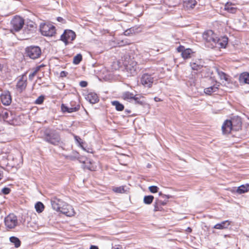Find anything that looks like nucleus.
<instances>
[{
  "mask_svg": "<svg viewBox=\"0 0 249 249\" xmlns=\"http://www.w3.org/2000/svg\"><path fill=\"white\" fill-rule=\"evenodd\" d=\"M43 140L53 145H61L63 144L60 135L56 131L53 130L45 131Z\"/></svg>",
  "mask_w": 249,
  "mask_h": 249,
  "instance_id": "nucleus-1",
  "label": "nucleus"
},
{
  "mask_svg": "<svg viewBox=\"0 0 249 249\" xmlns=\"http://www.w3.org/2000/svg\"><path fill=\"white\" fill-rule=\"evenodd\" d=\"M202 37L205 41V47L210 49L215 48V41L217 36L212 30H209L205 31L203 34Z\"/></svg>",
  "mask_w": 249,
  "mask_h": 249,
  "instance_id": "nucleus-2",
  "label": "nucleus"
},
{
  "mask_svg": "<svg viewBox=\"0 0 249 249\" xmlns=\"http://www.w3.org/2000/svg\"><path fill=\"white\" fill-rule=\"evenodd\" d=\"M124 65L126 71L131 75H135L139 70L137 62L130 56L126 57L124 62Z\"/></svg>",
  "mask_w": 249,
  "mask_h": 249,
  "instance_id": "nucleus-3",
  "label": "nucleus"
},
{
  "mask_svg": "<svg viewBox=\"0 0 249 249\" xmlns=\"http://www.w3.org/2000/svg\"><path fill=\"white\" fill-rule=\"evenodd\" d=\"M39 30L41 35L45 36H53L56 33L55 27L49 22L41 23Z\"/></svg>",
  "mask_w": 249,
  "mask_h": 249,
  "instance_id": "nucleus-4",
  "label": "nucleus"
},
{
  "mask_svg": "<svg viewBox=\"0 0 249 249\" xmlns=\"http://www.w3.org/2000/svg\"><path fill=\"white\" fill-rule=\"evenodd\" d=\"M156 75L154 73L146 72L142 74L140 79V83L145 88H150L152 87Z\"/></svg>",
  "mask_w": 249,
  "mask_h": 249,
  "instance_id": "nucleus-5",
  "label": "nucleus"
},
{
  "mask_svg": "<svg viewBox=\"0 0 249 249\" xmlns=\"http://www.w3.org/2000/svg\"><path fill=\"white\" fill-rule=\"evenodd\" d=\"M11 32L12 33L19 31L23 27L24 20L19 16H15L12 18L10 22Z\"/></svg>",
  "mask_w": 249,
  "mask_h": 249,
  "instance_id": "nucleus-6",
  "label": "nucleus"
},
{
  "mask_svg": "<svg viewBox=\"0 0 249 249\" xmlns=\"http://www.w3.org/2000/svg\"><path fill=\"white\" fill-rule=\"evenodd\" d=\"M25 53L27 56L32 59L39 58L41 54V50L38 46H30L25 49Z\"/></svg>",
  "mask_w": 249,
  "mask_h": 249,
  "instance_id": "nucleus-7",
  "label": "nucleus"
},
{
  "mask_svg": "<svg viewBox=\"0 0 249 249\" xmlns=\"http://www.w3.org/2000/svg\"><path fill=\"white\" fill-rule=\"evenodd\" d=\"M76 37V34L74 32L71 30H65L60 36V40L62 41L65 45H67L70 41H72Z\"/></svg>",
  "mask_w": 249,
  "mask_h": 249,
  "instance_id": "nucleus-8",
  "label": "nucleus"
},
{
  "mask_svg": "<svg viewBox=\"0 0 249 249\" xmlns=\"http://www.w3.org/2000/svg\"><path fill=\"white\" fill-rule=\"evenodd\" d=\"M4 223L7 228L13 229L18 224L17 217L14 214H10L5 218Z\"/></svg>",
  "mask_w": 249,
  "mask_h": 249,
  "instance_id": "nucleus-9",
  "label": "nucleus"
},
{
  "mask_svg": "<svg viewBox=\"0 0 249 249\" xmlns=\"http://www.w3.org/2000/svg\"><path fill=\"white\" fill-rule=\"evenodd\" d=\"M36 26L34 23L27 24L24 28L23 33L27 37H30L34 34L36 31Z\"/></svg>",
  "mask_w": 249,
  "mask_h": 249,
  "instance_id": "nucleus-10",
  "label": "nucleus"
},
{
  "mask_svg": "<svg viewBox=\"0 0 249 249\" xmlns=\"http://www.w3.org/2000/svg\"><path fill=\"white\" fill-rule=\"evenodd\" d=\"M59 212L64 214L67 216H73L75 213L71 206L64 202L63 206L61 207Z\"/></svg>",
  "mask_w": 249,
  "mask_h": 249,
  "instance_id": "nucleus-11",
  "label": "nucleus"
},
{
  "mask_svg": "<svg viewBox=\"0 0 249 249\" xmlns=\"http://www.w3.org/2000/svg\"><path fill=\"white\" fill-rule=\"evenodd\" d=\"M80 105L79 104L75 105L74 107H70L69 106H66L62 104L61 106V110L63 112L72 113L78 111L80 109Z\"/></svg>",
  "mask_w": 249,
  "mask_h": 249,
  "instance_id": "nucleus-12",
  "label": "nucleus"
},
{
  "mask_svg": "<svg viewBox=\"0 0 249 249\" xmlns=\"http://www.w3.org/2000/svg\"><path fill=\"white\" fill-rule=\"evenodd\" d=\"M51 202L53 209L57 212H59L64 203L62 200L55 197L53 198Z\"/></svg>",
  "mask_w": 249,
  "mask_h": 249,
  "instance_id": "nucleus-13",
  "label": "nucleus"
},
{
  "mask_svg": "<svg viewBox=\"0 0 249 249\" xmlns=\"http://www.w3.org/2000/svg\"><path fill=\"white\" fill-rule=\"evenodd\" d=\"M230 121L233 127L234 131H238L241 128L242 121L240 117L238 116L234 117Z\"/></svg>",
  "mask_w": 249,
  "mask_h": 249,
  "instance_id": "nucleus-14",
  "label": "nucleus"
},
{
  "mask_svg": "<svg viewBox=\"0 0 249 249\" xmlns=\"http://www.w3.org/2000/svg\"><path fill=\"white\" fill-rule=\"evenodd\" d=\"M222 130L224 134H229L231 130H233V127H232L230 120H226L225 121L222 126Z\"/></svg>",
  "mask_w": 249,
  "mask_h": 249,
  "instance_id": "nucleus-15",
  "label": "nucleus"
},
{
  "mask_svg": "<svg viewBox=\"0 0 249 249\" xmlns=\"http://www.w3.org/2000/svg\"><path fill=\"white\" fill-rule=\"evenodd\" d=\"M216 40V45L215 48H225L227 44H228V37H223L221 38L217 37Z\"/></svg>",
  "mask_w": 249,
  "mask_h": 249,
  "instance_id": "nucleus-16",
  "label": "nucleus"
},
{
  "mask_svg": "<svg viewBox=\"0 0 249 249\" xmlns=\"http://www.w3.org/2000/svg\"><path fill=\"white\" fill-rule=\"evenodd\" d=\"M86 99L90 104H94L99 102V97L95 92L89 93L85 97Z\"/></svg>",
  "mask_w": 249,
  "mask_h": 249,
  "instance_id": "nucleus-17",
  "label": "nucleus"
},
{
  "mask_svg": "<svg viewBox=\"0 0 249 249\" xmlns=\"http://www.w3.org/2000/svg\"><path fill=\"white\" fill-rule=\"evenodd\" d=\"M2 103L5 106H8L11 103V97L9 92L2 93L0 96Z\"/></svg>",
  "mask_w": 249,
  "mask_h": 249,
  "instance_id": "nucleus-18",
  "label": "nucleus"
},
{
  "mask_svg": "<svg viewBox=\"0 0 249 249\" xmlns=\"http://www.w3.org/2000/svg\"><path fill=\"white\" fill-rule=\"evenodd\" d=\"M231 222L229 220L223 221L220 223H217L213 227V228L219 230L227 229L230 226Z\"/></svg>",
  "mask_w": 249,
  "mask_h": 249,
  "instance_id": "nucleus-19",
  "label": "nucleus"
},
{
  "mask_svg": "<svg viewBox=\"0 0 249 249\" xmlns=\"http://www.w3.org/2000/svg\"><path fill=\"white\" fill-rule=\"evenodd\" d=\"M132 101L136 105L144 106L145 104L143 97L139 94H135Z\"/></svg>",
  "mask_w": 249,
  "mask_h": 249,
  "instance_id": "nucleus-20",
  "label": "nucleus"
},
{
  "mask_svg": "<svg viewBox=\"0 0 249 249\" xmlns=\"http://www.w3.org/2000/svg\"><path fill=\"white\" fill-rule=\"evenodd\" d=\"M135 94L129 91L124 92L122 94V98L128 102H131L134 98Z\"/></svg>",
  "mask_w": 249,
  "mask_h": 249,
  "instance_id": "nucleus-21",
  "label": "nucleus"
},
{
  "mask_svg": "<svg viewBox=\"0 0 249 249\" xmlns=\"http://www.w3.org/2000/svg\"><path fill=\"white\" fill-rule=\"evenodd\" d=\"M233 5L234 4L232 3L227 2L225 5L224 9L229 13L234 14L236 12L237 8L233 6Z\"/></svg>",
  "mask_w": 249,
  "mask_h": 249,
  "instance_id": "nucleus-22",
  "label": "nucleus"
},
{
  "mask_svg": "<svg viewBox=\"0 0 249 249\" xmlns=\"http://www.w3.org/2000/svg\"><path fill=\"white\" fill-rule=\"evenodd\" d=\"M24 75H23L22 76V77L19 79V80L18 81L17 87L18 89H20V90H22L24 89H25L26 87V80L24 79Z\"/></svg>",
  "mask_w": 249,
  "mask_h": 249,
  "instance_id": "nucleus-23",
  "label": "nucleus"
},
{
  "mask_svg": "<svg viewBox=\"0 0 249 249\" xmlns=\"http://www.w3.org/2000/svg\"><path fill=\"white\" fill-rule=\"evenodd\" d=\"M248 191H249V184L241 185L236 190V192L239 194H242Z\"/></svg>",
  "mask_w": 249,
  "mask_h": 249,
  "instance_id": "nucleus-24",
  "label": "nucleus"
},
{
  "mask_svg": "<svg viewBox=\"0 0 249 249\" xmlns=\"http://www.w3.org/2000/svg\"><path fill=\"white\" fill-rule=\"evenodd\" d=\"M218 89V86L216 85H213L208 88H205L204 89V91L206 94L211 95L213 93L216 91Z\"/></svg>",
  "mask_w": 249,
  "mask_h": 249,
  "instance_id": "nucleus-25",
  "label": "nucleus"
},
{
  "mask_svg": "<svg viewBox=\"0 0 249 249\" xmlns=\"http://www.w3.org/2000/svg\"><path fill=\"white\" fill-rule=\"evenodd\" d=\"M9 240L16 248H19L21 245V241L16 236H11L9 238Z\"/></svg>",
  "mask_w": 249,
  "mask_h": 249,
  "instance_id": "nucleus-26",
  "label": "nucleus"
},
{
  "mask_svg": "<svg viewBox=\"0 0 249 249\" xmlns=\"http://www.w3.org/2000/svg\"><path fill=\"white\" fill-rule=\"evenodd\" d=\"M111 104L115 107V109L117 111H121L124 109V106L118 101H112Z\"/></svg>",
  "mask_w": 249,
  "mask_h": 249,
  "instance_id": "nucleus-27",
  "label": "nucleus"
},
{
  "mask_svg": "<svg viewBox=\"0 0 249 249\" xmlns=\"http://www.w3.org/2000/svg\"><path fill=\"white\" fill-rule=\"evenodd\" d=\"M190 66L193 70L200 71L203 67V65L199 61H196L190 63Z\"/></svg>",
  "mask_w": 249,
  "mask_h": 249,
  "instance_id": "nucleus-28",
  "label": "nucleus"
},
{
  "mask_svg": "<svg viewBox=\"0 0 249 249\" xmlns=\"http://www.w3.org/2000/svg\"><path fill=\"white\" fill-rule=\"evenodd\" d=\"M240 82L249 84V73L244 72L241 74L239 77Z\"/></svg>",
  "mask_w": 249,
  "mask_h": 249,
  "instance_id": "nucleus-29",
  "label": "nucleus"
},
{
  "mask_svg": "<svg viewBox=\"0 0 249 249\" xmlns=\"http://www.w3.org/2000/svg\"><path fill=\"white\" fill-rule=\"evenodd\" d=\"M216 72L221 80H224L225 81H228V75L219 69H216Z\"/></svg>",
  "mask_w": 249,
  "mask_h": 249,
  "instance_id": "nucleus-30",
  "label": "nucleus"
},
{
  "mask_svg": "<svg viewBox=\"0 0 249 249\" xmlns=\"http://www.w3.org/2000/svg\"><path fill=\"white\" fill-rule=\"evenodd\" d=\"M35 207L36 211L38 213L42 212L44 209V205L40 201L36 203Z\"/></svg>",
  "mask_w": 249,
  "mask_h": 249,
  "instance_id": "nucleus-31",
  "label": "nucleus"
},
{
  "mask_svg": "<svg viewBox=\"0 0 249 249\" xmlns=\"http://www.w3.org/2000/svg\"><path fill=\"white\" fill-rule=\"evenodd\" d=\"M197 2L196 0H188L185 2L187 8L193 9L196 5Z\"/></svg>",
  "mask_w": 249,
  "mask_h": 249,
  "instance_id": "nucleus-32",
  "label": "nucleus"
},
{
  "mask_svg": "<svg viewBox=\"0 0 249 249\" xmlns=\"http://www.w3.org/2000/svg\"><path fill=\"white\" fill-rule=\"evenodd\" d=\"M192 53L191 49H186L183 52H182L181 55L184 59H187L191 57V54Z\"/></svg>",
  "mask_w": 249,
  "mask_h": 249,
  "instance_id": "nucleus-33",
  "label": "nucleus"
},
{
  "mask_svg": "<svg viewBox=\"0 0 249 249\" xmlns=\"http://www.w3.org/2000/svg\"><path fill=\"white\" fill-rule=\"evenodd\" d=\"M154 199V197L152 195L145 196L143 198V202L145 204L149 205L151 204Z\"/></svg>",
  "mask_w": 249,
  "mask_h": 249,
  "instance_id": "nucleus-34",
  "label": "nucleus"
},
{
  "mask_svg": "<svg viewBox=\"0 0 249 249\" xmlns=\"http://www.w3.org/2000/svg\"><path fill=\"white\" fill-rule=\"evenodd\" d=\"M74 138L78 145L81 147L83 149L85 150V149L83 145V142L82 139L79 136L76 135L74 136Z\"/></svg>",
  "mask_w": 249,
  "mask_h": 249,
  "instance_id": "nucleus-35",
  "label": "nucleus"
},
{
  "mask_svg": "<svg viewBox=\"0 0 249 249\" xmlns=\"http://www.w3.org/2000/svg\"><path fill=\"white\" fill-rule=\"evenodd\" d=\"M82 60V56L80 53L77 54L73 58V63L74 64H78Z\"/></svg>",
  "mask_w": 249,
  "mask_h": 249,
  "instance_id": "nucleus-36",
  "label": "nucleus"
},
{
  "mask_svg": "<svg viewBox=\"0 0 249 249\" xmlns=\"http://www.w3.org/2000/svg\"><path fill=\"white\" fill-rule=\"evenodd\" d=\"M113 191L117 193H124L125 192L124 187L123 186L115 187L113 189Z\"/></svg>",
  "mask_w": 249,
  "mask_h": 249,
  "instance_id": "nucleus-37",
  "label": "nucleus"
},
{
  "mask_svg": "<svg viewBox=\"0 0 249 249\" xmlns=\"http://www.w3.org/2000/svg\"><path fill=\"white\" fill-rule=\"evenodd\" d=\"M162 210V207L161 206H160V204L158 203V202L156 201L154 203V211L155 212L161 211Z\"/></svg>",
  "mask_w": 249,
  "mask_h": 249,
  "instance_id": "nucleus-38",
  "label": "nucleus"
},
{
  "mask_svg": "<svg viewBox=\"0 0 249 249\" xmlns=\"http://www.w3.org/2000/svg\"><path fill=\"white\" fill-rule=\"evenodd\" d=\"M44 100V97L43 95L39 96L36 100L35 103L37 105L42 104Z\"/></svg>",
  "mask_w": 249,
  "mask_h": 249,
  "instance_id": "nucleus-39",
  "label": "nucleus"
},
{
  "mask_svg": "<svg viewBox=\"0 0 249 249\" xmlns=\"http://www.w3.org/2000/svg\"><path fill=\"white\" fill-rule=\"evenodd\" d=\"M149 190L152 193H156L158 192L159 188L156 186H151L149 187Z\"/></svg>",
  "mask_w": 249,
  "mask_h": 249,
  "instance_id": "nucleus-40",
  "label": "nucleus"
},
{
  "mask_svg": "<svg viewBox=\"0 0 249 249\" xmlns=\"http://www.w3.org/2000/svg\"><path fill=\"white\" fill-rule=\"evenodd\" d=\"M11 189L8 187H4L2 190V193L4 195H8L10 193Z\"/></svg>",
  "mask_w": 249,
  "mask_h": 249,
  "instance_id": "nucleus-41",
  "label": "nucleus"
},
{
  "mask_svg": "<svg viewBox=\"0 0 249 249\" xmlns=\"http://www.w3.org/2000/svg\"><path fill=\"white\" fill-rule=\"evenodd\" d=\"M177 51L179 53H181L182 52H183V51L186 49H185L184 47L183 46H181V45H180L179 46L178 48H177Z\"/></svg>",
  "mask_w": 249,
  "mask_h": 249,
  "instance_id": "nucleus-42",
  "label": "nucleus"
},
{
  "mask_svg": "<svg viewBox=\"0 0 249 249\" xmlns=\"http://www.w3.org/2000/svg\"><path fill=\"white\" fill-rule=\"evenodd\" d=\"M79 85L82 88H85L87 86L88 83L85 81H81L79 83Z\"/></svg>",
  "mask_w": 249,
  "mask_h": 249,
  "instance_id": "nucleus-43",
  "label": "nucleus"
},
{
  "mask_svg": "<svg viewBox=\"0 0 249 249\" xmlns=\"http://www.w3.org/2000/svg\"><path fill=\"white\" fill-rule=\"evenodd\" d=\"M68 74V72L63 71H61V72L60 73V76L61 77H65L67 76Z\"/></svg>",
  "mask_w": 249,
  "mask_h": 249,
  "instance_id": "nucleus-44",
  "label": "nucleus"
},
{
  "mask_svg": "<svg viewBox=\"0 0 249 249\" xmlns=\"http://www.w3.org/2000/svg\"><path fill=\"white\" fill-rule=\"evenodd\" d=\"M156 200L158 202V203L160 204V205L161 206H164L167 203V201H162V200H160L158 199H157Z\"/></svg>",
  "mask_w": 249,
  "mask_h": 249,
  "instance_id": "nucleus-45",
  "label": "nucleus"
},
{
  "mask_svg": "<svg viewBox=\"0 0 249 249\" xmlns=\"http://www.w3.org/2000/svg\"><path fill=\"white\" fill-rule=\"evenodd\" d=\"M36 74V73L34 71L33 72L30 73L29 75V79L32 81Z\"/></svg>",
  "mask_w": 249,
  "mask_h": 249,
  "instance_id": "nucleus-46",
  "label": "nucleus"
},
{
  "mask_svg": "<svg viewBox=\"0 0 249 249\" xmlns=\"http://www.w3.org/2000/svg\"><path fill=\"white\" fill-rule=\"evenodd\" d=\"M133 31V30H132L131 28L128 29L124 32L125 35H129L131 34H132V31Z\"/></svg>",
  "mask_w": 249,
  "mask_h": 249,
  "instance_id": "nucleus-47",
  "label": "nucleus"
},
{
  "mask_svg": "<svg viewBox=\"0 0 249 249\" xmlns=\"http://www.w3.org/2000/svg\"><path fill=\"white\" fill-rule=\"evenodd\" d=\"M8 115H9V112L8 111H5L3 113V118L5 119H8Z\"/></svg>",
  "mask_w": 249,
  "mask_h": 249,
  "instance_id": "nucleus-48",
  "label": "nucleus"
},
{
  "mask_svg": "<svg viewBox=\"0 0 249 249\" xmlns=\"http://www.w3.org/2000/svg\"><path fill=\"white\" fill-rule=\"evenodd\" d=\"M78 103H77L75 101H71V103H70V107H74L75 106V105H77Z\"/></svg>",
  "mask_w": 249,
  "mask_h": 249,
  "instance_id": "nucleus-49",
  "label": "nucleus"
},
{
  "mask_svg": "<svg viewBox=\"0 0 249 249\" xmlns=\"http://www.w3.org/2000/svg\"><path fill=\"white\" fill-rule=\"evenodd\" d=\"M42 67L41 65H40V66H38L37 67H36L35 69V70H34V71L36 72V73H37L40 70V68Z\"/></svg>",
  "mask_w": 249,
  "mask_h": 249,
  "instance_id": "nucleus-50",
  "label": "nucleus"
},
{
  "mask_svg": "<svg viewBox=\"0 0 249 249\" xmlns=\"http://www.w3.org/2000/svg\"><path fill=\"white\" fill-rule=\"evenodd\" d=\"M112 249H123L122 247L119 245H116L112 248Z\"/></svg>",
  "mask_w": 249,
  "mask_h": 249,
  "instance_id": "nucleus-51",
  "label": "nucleus"
},
{
  "mask_svg": "<svg viewBox=\"0 0 249 249\" xmlns=\"http://www.w3.org/2000/svg\"><path fill=\"white\" fill-rule=\"evenodd\" d=\"M159 195H161V196H162L164 197H166L167 198H169L171 196H170L169 195H163L162 194V193L161 192H160L159 193Z\"/></svg>",
  "mask_w": 249,
  "mask_h": 249,
  "instance_id": "nucleus-52",
  "label": "nucleus"
},
{
  "mask_svg": "<svg viewBox=\"0 0 249 249\" xmlns=\"http://www.w3.org/2000/svg\"><path fill=\"white\" fill-rule=\"evenodd\" d=\"M154 99L155 101L156 102H160L162 101V100L160 98L157 97H155Z\"/></svg>",
  "mask_w": 249,
  "mask_h": 249,
  "instance_id": "nucleus-53",
  "label": "nucleus"
},
{
  "mask_svg": "<svg viewBox=\"0 0 249 249\" xmlns=\"http://www.w3.org/2000/svg\"><path fill=\"white\" fill-rule=\"evenodd\" d=\"M89 249H99V248L97 246L91 245Z\"/></svg>",
  "mask_w": 249,
  "mask_h": 249,
  "instance_id": "nucleus-54",
  "label": "nucleus"
},
{
  "mask_svg": "<svg viewBox=\"0 0 249 249\" xmlns=\"http://www.w3.org/2000/svg\"><path fill=\"white\" fill-rule=\"evenodd\" d=\"M3 172L2 170H0V180L2 178L3 175Z\"/></svg>",
  "mask_w": 249,
  "mask_h": 249,
  "instance_id": "nucleus-55",
  "label": "nucleus"
},
{
  "mask_svg": "<svg viewBox=\"0 0 249 249\" xmlns=\"http://www.w3.org/2000/svg\"><path fill=\"white\" fill-rule=\"evenodd\" d=\"M57 20L59 22H62L64 20V19L61 17H58L57 18Z\"/></svg>",
  "mask_w": 249,
  "mask_h": 249,
  "instance_id": "nucleus-56",
  "label": "nucleus"
},
{
  "mask_svg": "<svg viewBox=\"0 0 249 249\" xmlns=\"http://www.w3.org/2000/svg\"><path fill=\"white\" fill-rule=\"evenodd\" d=\"M124 112L126 113V114H128L131 113V110L128 109H126L124 111Z\"/></svg>",
  "mask_w": 249,
  "mask_h": 249,
  "instance_id": "nucleus-57",
  "label": "nucleus"
},
{
  "mask_svg": "<svg viewBox=\"0 0 249 249\" xmlns=\"http://www.w3.org/2000/svg\"><path fill=\"white\" fill-rule=\"evenodd\" d=\"M186 231L187 232H191L192 231V229L190 227H188Z\"/></svg>",
  "mask_w": 249,
  "mask_h": 249,
  "instance_id": "nucleus-58",
  "label": "nucleus"
},
{
  "mask_svg": "<svg viewBox=\"0 0 249 249\" xmlns=\"http://www.w3.org/2000/svg\"><path fill=\"white\" fill-rule=\"evenodd\" d=\"M3 68V66L0 64V71H1L2 70Z\"/></svg>",
  "mask_w": 249,
  "mask_h": 249,
  "instance_id": "nucleus-59",
  "label": "nucleus"
}]
</instances>
